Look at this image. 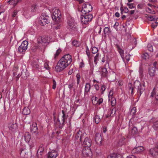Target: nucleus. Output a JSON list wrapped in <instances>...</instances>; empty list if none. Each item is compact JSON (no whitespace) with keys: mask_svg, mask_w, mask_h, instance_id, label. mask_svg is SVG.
Returning <instances> with one entry per match:
<instances>
[{"mask_svg":"<svg viewBox=\"0 0 158 158\" xmlns=\"http://www.w3.org/2000/svg\"><path fill=\"white\" fill-rule=\"evenodd\" d=\"M129 91H131V94L133 95L134 93V88L137 89V94L139 97L144 92L145 89L144 83L141 84L140 82L138 81H135L134 82L133 86L131 83H129L128 85Z\"/></svg>","mask_w":158,"mask_h":158,"instance_id":"obj_1","label":"nucleus"},{"mask_svg":"<svg viewBox=\"0 0 158 158\" xmlns=\"http://www.w3.org/2000/svg\"><path fill=\"white\" fill-rule=\"evenodd\" d=\"M62 113L63 115L62 116V118L61 122H60L58 119L56 118V116H55V115L56 114V113L54 112L53 113L54 123L56 125V127H59L60 129H61L63 128L64 124L65 119L66 118L65 114V111L63 110L62 111Z\"/></svg>","mask_w":158,"mask_h":158,"instance_id":"obj_2","label":"nucleus"},{"mask_svg":"<svg viewBox=\"0 0 158 158\" xmlns=\"http://www.w3.org/2000/svg\"><path fill=\"white\" fill-rule=\"evenodd\" d=\"M50 12L52 13L51 17L52 19L55 21L54 24H56L60 22V20L61 17L60 11L58 9L54 8Z\"/></svg>","mask_w":158,"mask_h":158,"instance_id":"obj_3","label":"nucleus"},{"mask_svg":"<svg viewBox=\"0 0 158 158\" xmlns=\"http://www.w3.org/2000/svg\"><path fill=\"white\" fill-rule=\"evenodd\" d=\"M93 18V15L91 14L86 13L83 14L81 16V20L82 24H88L91 21Z\"/></svg>","mask_w":158,"mask_h":158,"instance_id":"obj_4","label":"nucleus"},{"mask_svg":"<svg viewBox=\"0 0 158 158\" xmlns=\"http://www.w3.org/2000/svg\"><path fill=\"white\" fill-rule=\"evenodd\" d=\"M69 65L60 59L55 67V69L57 72H61L64 70Z\"/></svg>","mask_w":158,"mask_h":158,"instance_id":"obj_5","label":"nucleus"},{"mask_svg":"<svg viewBox=\"0 0 158 158\" xmlns=\"http://www.w3.org/2000/svg\"><path fill=\"white\" fill-rule=\"evenodd\" d=\"M49 17L45 13L42 14L40 18L39 23L41 25L44 26L49 23Z\"/></svg>","mask_w":158,"mask_h":158,"instance_id":"obj_6","label":"nucleus"},{"mask_svg":"<svg viewBox=\"0 0 158 158\" xmlns=\"http://www.w3.org/2000/svg\"><path fill=\"white\" fill-rule=\"evenodd\" d=\"M115 46L117 48L118 51L123 61H125V60H126L127 62H128L130 59L129 54H127V53H126L125 56V57L124 55V51L120 48L119 46L117 44H116L115 45Z\"/></svg>","mask_w":158,"mask_h":158,"instance_id":"obj_7","label":"nucleus"},{"mask_svg":"<svg viewBox=\"0 0 158 158\" xmlns=\"http://www.w3.org/2000/svg\"><path fill=\"white\" fill-rule=\"evenodd\" d=\"M93 9V7L89 3L84 4L82 5V9L81 12L82 14L89 13Z\"/></svg>","mask_w":158,"mask_h":158,"instance_id":"obj_8","label":"nucleus"},{"mask_svg":"<svg viewBox=\"0 0 158 158\" xmlns=\"http://www.w3.org/2000/svg\"><path fill=\"white\" fill-rule=\"evenodd\" d=\"M28 44V42L27 41H23L18 48V52L20 53L25 52L27 48Z\"/></svg>","mask_w":158,"mask_h":158,"instance_id":"obj_9","label":"nucleus"},{"mask_svg":"<svg viewBox=\"0 0 158 158\" xmlns=\"http://www.w3.org/2000/svg\"><path fill=\"white\" fill-rule=\"evenodd\" d=\"M84 134L80 131H77L75 136L76 141L78 142H81L82 139L84 138Z\"/></svg>","mask_w":158,"mask_h":158,"instance_id":"obj_10","label":"nucleus"},{"mask_svg":"<svg viewBox=\"0 0 158 158\" xmlns=\"http://www.w3.org/2000/svg\"><path fill=\"white\" fill-rule=\"evenodd\" d=\"M92 144L91 140L88 137L85 138L83 143L82 146L85 148H90Z\"/></svg>","mask_w":158,"mask_h":158,"instance_id":"obj_11","label":"nucleus"},{"mask_svg":"<svg viewBox=\"0 0 158 158\" xmlns=\"http://www.w3.org/2000/svg\"><path fill=\"white\" fill-rule=\"evenodd\" d=\"M144 150L143 146H139L134 148L131 150V152L133 154H139L142 152Z\"/></svg>","mask_w":158,"mask_h":158,"instance_id":"obj_12","label":"nucleus"},{"mask_svg":"<svg viewBox=\"0 0 158 158\" xmlns=\"http://www.w3.org/2000/svg\"><path fill=\"white\" fill-rule=\"evenodd\" d=\"M61 59L69 64L71 63L72 60L71 56L69 54L64 55Z\"/></svg>","mask_w":158,"mask_h":158,"instance_id":"obj_13","label":"nucleus"},{"mask_svg":"<svg viewBox=\"0 0 158 158\" xmlns=\"http://www.w3.org/2000/svg\"><path fill=\"white\" fill-rule=\"evenodd\" d=\"M149 152L154 158H158V149L156 148H151L149 150Z\"/></svg>","mask_w":158,"mask_h":158,"instance_id":"obj_14","label":"nucleus"},{"mask_svg":"<svg viewBox=\"0 0 158 158\" xmlns=\"http://www.w3.org/2000/svg\"><path fill=\"white\" fill-rule=\"evenodd\" d=\"M113 94V91L112 90H110L109 92L108 97L109 100H110V98H111V104L112 106H115L116 103V100L115 98L114 97H112Z\"/></svg>","mask_w":158,"mask_h":158,"instance_id":"obj_15","label":"nucleus"},{"mask_svg":"<svg viewBox=\"0 0 158 158\" xmlns=\"http://www.w3.org/2000/svg\"><path fill=\"white\" fill-rule=\"evenodd\" d=\"M48 37L46 36L40 37L38 39V43L39 45L42 43L48 44Z\"/></svg>","mask_w":158,"mask_h":158,"instance_id":"obj_16","label":"nucleus"},{"mask_svg":"<svg viewBox=\"0 0 158 158\" xmlns=\"http://www.w3.org/2000/svg\"><path fill=\"white\" fill-rule=\"evenodd\" d=\"M31 130L32 132L35 133L36 136L38 135V129L37 123H33L32 126L30 127Z\"/></svg>","mask_w":158,"mask_h":158,"instance_id":"obj_17","label":"nucleus"},{"mask_svg":"<svg viewBox=\"0 0 158 158\" xmlns=\"http://www.w3.org/2000/svg\"><path fill=\"white\" fill-rule=\"evenodd\" d=\"M95 141L97 144L100 145L102 144V138L101 134L99 133H97L95 134Z\"/></svg>","mask_w":158,"mask_h":158,"instance_id":"obj_18","label":"nucleus"},{"mask_svg":"<svg viewBox=\"0 0 158 158\" xmlns=\"http://www.w3.org/2000/svg\"><path fill=\"white\" fill-rule=\"evenodd\" d=\"M100 71L102 77H107L108 74V72L106 68L101 67Z\"/></svg>","mask_w":158,"mask_h":158,"instance_id":"obj_19","label":"nucleus"},{"mask_svg":"<svg viewBox=\"0 0 158 158\" xmlns=\"http://www.w3.org/2000/svg\"><path fill=\"white\" fill-rule=\"evenodd\" d=\"M9 129L12 131H14L17 128V125L16 123H10L9 125Z\"/></svg>","mask_w":158,"mask_h":158,"instance_id":"obj_20","label":"nucleus"},{"mask_svg":"<svg viewBox=\"0 0 158 158\" xmlns=\"http://www.w3.org/2000/svg\"><path fill=\"white\" fill-rule=\"evenodd\" d=\"M87 150H86V148L85 149H83L82 150V153L84 155L86 156H89L91 154V152L90 150V148H87Z\"/></svg>","mask_w":158,"mask_h":158,"instance_id":"obj_21","label":"nucleus"},{"mask_svg":"<svg viewBox=\"0 0 158 158\" xmlns=\"http://www.w3.org/2000/svg\"><path fill=\"white\" fill-rule=\"evenodd\" d=\"M148 73L150 76L153 77L154 76L156 73V70L155 68L153 67H150L148 69Z\"/></svg>","mask_w":158,"mask_h":158,"instance_id":"obj_22","label":"nucleus"},{"mask_svg":"<svg viewBox=\"0 0 158 158\" xmlns=\"http://www.w3.org/2000/svg\"><path fill=\"white\" fill-rule=\"evenodd\" d=\"M24 138L26 142H28L31 139L30 134L28 132H26L24 135Z\"/></svg>","mask_w":158,"mask_h":158,"instance_id":"obj_23","label":"nucleus"},{"mask_svg":"<svg viewBox=\"0 0 158 158\" xmlns=\"http://www.w3.org/2000/svg\"><path fill=\"white\" fill-rule=\"evenodd\" d=\"M91 86L89 83H86L85 88V94H87L90 90Z\"/></svg>","mask_w":158,"mask_h":158,"instance_id":"obj_24","label":"nucleus"},{"mask_svg":"<svg viewBox=\"0 0 158 158\" xmlns=\"http://www.w3.org/2000/svg\"><path fill=\"white\" fill-rule=\"evenodd\" d=\"M21 77L24 79H26L29 76V74L27 71L23 70L21 73Z\"/></svg>","mask_w":158,"mask_h":158,"instance_id":"obj_25","label":"nucleus"},{"mask_svg":"<svg viewBox=\"0 0 158 158\" xmlns=\"http://www.w3.org/2000/svg\"><path fill=\"white\" fill-rule=\"evenodd\" d=\"M58 155V154L55 150H52L50 152V158H56Z\"/></svg>","mask_w":158,"mask_h":158,"instance_id":"obj_26","label":"nucleus"},{"mask_svg":"<svg viewBox=\"0 0 158 158\" xmlns=\"http://www.w3.org/2000/svg\"><path fill=\"white\" fill-rule=\"evenodd\" d=\"M121 11V14L123 15V12L125 13H127L129 12L128 9L127 7H124V9L123 8V6L121 4L120 8Z\"/></svg>","mask_w":158,"mask_h":158,"instance_id":"obj_27","label":"nucleus"},{"mask_svg":"<svg viewBox=\"0 0 158 158\" xmlns=\"http://www.w3.org/2000/svg\"><path fill=\"white\" fill-rule=\"evenodd\" d=\"M107 158H121V156L119 154H112L108 155Z\"/></svg>","mask_w":158,"mask_h":158,"instance_id":"obj_28","label":"nucleus"},{"mask_svg":"<svg viewBox=\"0 0 158 158\" xmlns=\"http://www.w3.org/2000/svg\"><path fill=\"white\" fill-rule=\"evenodd\" d=\"M30 113V110L28 107H25L23 109V113L24 115H28Z\"/></svg>","mask_w":158,"mask_h":158,"instance_id":"obj_29","label":"nucleus"},{"mask_svg":"<svg viewBox=\"0 0 158 158\" xmlns=\"http://www.w3.org/2000/svg\"><path fill=\"white\" fill-rule=\"evenodd\" d=\"M138 133V129L136 127L134 126L131 129V135L134 136L137 135Z\"/></svg>","mask_w":158,"mask_h":158,"instance_id":"obj_30","label":"nucleus"},{"mask_svg":"<svg viewBox=\"0 0 158 158\" xmlns=\"http://www.w3.org/2000/svg\"><path fill=\"white\" fill-rule=\"evenodd\" d=\"M44 146L43 144H41L39 147V148L37 152V155H38L39 153H40V155H42V153L44 151Z\"/></svg>","mask_w":158,"mask_h":158,"instance_id":"obj_31","label":"nucleus"},{"mask_svg":"<svg viewBox=\"0 0 158 158\" xmlns=\"http://www.w3.org/2000/svg\"><path fill=\"white\" fill-rule=\"evenodd\" d=\"M21 1V0H10L8 2L10 3V4H13L14 6H15L19 2Z\"/></svg>","mask_w":158,"mask_h":158,"instance_id":"obj_32","label":"nucleus"},{"mask_svg":"<svg viewBox=\"0 0 158 158\" xmlns=\"http://www.w3.org/2000/svg\"><path fill=\"white\" fill-rule=\"evenodd\" d=\"M154 95H155V98L158 101V90L156 91V92L153 91L151 93V97H153Z\"/></svg>","mask_w":158,"mask_h":158,"instance_id":"obj_33","label":"nucleus"},{"mask_svg":"<svg viewBox=\"0 0 158 158\" xmlns=\"http://www.w3.org/2000/svg\"><path fill=\"white\" fill-rule=\"evenodd\" d=\"M103 32L104 35H106V34H109L111 33V31H110L109 28L106 27L104 28L103 31Z\"/></svg>","mask_w":158,"mask_h":158,"instance_id":"obj_34","label":"nucleus"},{"mask_svg":"<svg viewBox=\"0 0 158 158\" xmlns=\"http://www.w3.org/2000/svg\"><path fill=\"white\" fill-rule=\"evenodd\" d=\"M95 123L96 124H98L101 120L99 116L98 115H96L94 118Z\"/></svg>","mask_w":158,"mask_h":158,"instance_id":"obj_35","label":"nucleus"},{"mask_svg":"<svg viewBox=\"0 0 158 158\" xmlns=\"http://www.w3.org/2000/svg\"><path fill=\"white\" fill-rule=\"evenodd\" d=\"M136 112V107H134L131 109L130 114L133 116V117L135 115Z\"/></svg>","mask_w":158,"mask_h":158,"instance_id":"obj_36","label":"nucleus"},{"mask_svg":"<svg viewBox=\"0 0 158 158\" xmlns=\"http://www.w3.org/2000/svg\"><path fill=\"white\" fill-rule=\"evenodd\" d=\"M156 16L155 15L148 16V19L151 21H155L156 19Z\"/></svg>","mask_w":158,"mask_h":158,"instance_id":"obj_37","label":"nucleus"},{"mask_svg":"<svg viewBox=\"0 0 158 158\" xmlns=\"http://www.w3.org/2000/svg\"><path fill=\"white\" fill-rule=\"evenodd\" d=\"M72 45L76 47H79L81 45V43L77 40H74L72 42Z\"/></svg>","mask_w":158,"mask_h":158,"instance_id":"obj_38","label":"nucleus"},{"mask_svg":"<svg viewBox=\"0 0 158 158\" xmlns=\"http://www.w3.org/2000/svg\"><path fill=\"white\" fill-rule=\"evenodd\" d=\"M68 24L69 26L73 27L75 25L73 19H70L68 21Z\"/></svg>","mask_w":158,"mask_h":158,"instance_id":"obj_39","label":"nucleus"},{"mask_svg":"<svg viewBox=\"0 0 158 158\" xmlns=\"http://www.w3.org/2000/svg\"><path fill=\"white\" fill-rule=\"evenodd\" d=\"M99 54L97 53L94 57V63L96 65L98 63V60Z\"/></svg>","mask_w":158,"mask_h":158,"instance_id":"obj_40","label":"nucleus"},{"mask_svg":"<svg viewBox=\"0 0 158 158\" xmlns=\"http://www.w3.org/2000/svg\"><path fill=\"white\" fill-rule=\"evenodd\" d=\"M61 51L60 48H59L56 51V53L55 54L54 58L55 59L56 57L59 55Z\"/></svg>","mask_w":158,"mask_h":158,"instance_id":"obj_41","label":"nucleus"},{"mask_svg":"<svg viewBox=\"0 0 158 158\" xmlns=\"http://www.w3.org/2000/svg\"><path fill=\"white\" fill-rule=\"evenodd\" d=\"M142 57L143 59L146 60L148 58L149 55L148 53H145L142 55Z\"/></svg>","mask_w":158,"mask_h":158,"instance_id":"obj_42","label":"nucleus"},{"mask_svg":"<svg viewBox=\"0 0 158 158\" xmlns=\"http://www.w3.org/2000/svg\"><path fill=\"white\" fill-rule=\"evenodd\" d=\"M98 49L97 48L94 47L92 48V52L93 54H95L98 52Z\"/></svg>","mask_w":158,"mask_h":158,"instance_id":"obj_43","label":"nucleus"},{"mask_svg":"<svg viewBox=\"0 0 158 158\" xmlns=\"http://www.w3.org/2000/svg\"><path fill=\"white\" fill-rule=\"evenodd\" d=\"M77 84L78 85L80 83V80L81 78L80 74L79 73H77L76 75Z\"/></svg>","mask_w":158,"mask_h":158,"instance_id":"obj_44","label":"nucleus"},{"mask_svg":"<svg viewBox=\"0 0 158 158\" xmlns=\"http://www.w3.org/2000/svg\"><path fill=\"white\" fill-rule=\"evenodd\" d=\"M152 127L155 130H157L158 129V121L154 123Z\"/></svg>","mask_w":158,"mask_h":158,"instance_id":"obj_45","label":"nucleus"},{"mask_svg":"<svg viewBox=\"0 0 158 158\" xmlns=\"http://www.w3.org/2000/svg\"><path fill=\"white\" fill-rule=\"evenodd\" d=\"M37 7L38 6L36 4L33 5L31 6V10L32 11H34L35 10L37 9Z\"/></svg>","mask_w":158,"mask_h":158,"instance_id":"obj_46","label":"nucleus"},{"mask_svg":"<svg viewBox=\"0 0 158 158\" xmlns=\"http://www.w3.org/2000/svg\"><path fill=\"white\" fill-rule=\"evenodd\" d=\"M103 102V99L102 98H101L98 100V101L96 102V105H100L101 103H102Z\"/></svg>","mask_w":158,"mask_h":158,"instance_id":"obj_47","label":"nucleus"},{"mask_svg":"<svg viewBox=\"0 0 158 158\" xmlns=\"http://www.w3.org/2000/svg\"><path fill=\"white\" fill-rule=\"evenodd\" d=\"M127 5L128 6L129 8L131 9H132L135 7V6H134V4L133 3H127Z\"/></svg>","mask_w":158,"mask_h":158,"instance_id":"obj_48","label":"nucleus"},{"mask_svg":"<svg viewBox=\"0 0 158 158\" xmlns=\"http://www.w3.org/2000/svg\"><path fill=\"white\" fill-rule=\"evenodd\" d=\"M52 82H53V85H52V88L53 89H55L56 87V82L54 79L52 80Z\"/></svg>","mask_w":158,"mask_h":158,"instance_id":"obj_49","label":"nucleus"},{"mask_svg":"<svg viewBox=\"0 0 158 158\" xmlns=\"http://www.w3.org/2000/svg\"><path fill=\"white\" fill-rule=\"evenodd\" d=\"M40 46L39 45L36 44L34 46L32 47V50L33 51H35L36 50L38 49Z\"/></svg>","mask_w":158,"mask_h":158,"instance_id":"obj_50","label":"nucleus"},{"mask_svg":"<svg viewBox=\"0 0 158 158\" xmlns=\"http://www.w3.org/2000/svg\"><path fill=\"white\" fill-rule=\"evenodd\" d=\"M106 89V88L105 86L104 85H102L100 90L102 94H103L104 91Z\"/></svg>","mask_w":158,"mask_h":158,"instance_id":"obj_51","label":"nucleus"},{"mask_svg":"<svg viewBox=\"0 0 158 158\" xmlns=\"http://www.w3.org/2000/svg\"><path fill=\"white\" fill-rule=\"evenodd\" d=\"M153 65L154 68H155V69H156L158 70V62L157 61H155L153 63Z\"/></svg>","mask_w":158,"mask_h":158,"instance_id":"obj_52","label":"nucleus"},{"mask_svg":"<svg viewBox=\"0 0 158 158\" xmlns=\"http://www.w3.org/2000/svg\"><path fill=\"white\" fill-rule=\"evenodd\" d=\"M86 52L87 56L89 58L90 57V52L89 48L87 46L86 48Z\"/></svg>","mask_w":158,"mask_h":158,"instance_id":"obj_53","label":"nucleus"},{"mask_svg":"<svg viewBox=\"0 0 158 158\" xmlns=\"http://www.w3.org/2000/svg\"><path fill=\"white\" fill-rule=\"evenodd\" d=\"M139 72L140 75H143V68L142 66H140L139 67Z\"/></svg>","mask_w":158,"mask_h":158,"instance_id":"obj_54","label":"nucleus"},{"mask_svg":"<svg viewBox=\"0 0 158 158\" xmlns=\"http://www.w3.org/2000/svg\"><path fill=\"white\" fill-rule=\"evenodd\" d=\"M98 98L96 97H95L94 98V100H92V102L93 104L94 105H96V102L98 101Z\"/></svg>","mask_w":158,"mask_h":158,"instance_id":"obj_55","label":"nucleus"},{"mask_svg":"<svg viewBox=\"0 0 158 158\" xmlns=\"http://www.w3.org/2000/svg\"><path fill=\"white\" fill-rule=\"evenodd\" d=\"M94 86V88L97 91H98L99 90V87L98 84H95V85H94L92 86Z\"/></svg>","mask_w":158,"mask_h":158,"instance_id":"obj_56","label":"nucleus"},{"mask_svg":"<svg viewBox=\"0 0 158 158\" xmlns=\"http://www.w3.org/2000/svg\"><path fill=\"white\" fill-rule=\"evenodd\" d=\"M44 67L47 69L49 70V67L48 63L47 62H45L44 64Z\"/></svg>","mask_w":158,"mask_h":158,"instance_id":"obj_57","label":"nucleus"},{"mask_svg":"<svg viewBox=\"0 0 158 158\" xmlns=\"http://www.w3.org/2000/svg\"><path fill=\"white\" fill-rule=\"evenodd\" d=\"M148 49L150 52H153V50L152 47V46H151V45H149L148 46Z\"/></svg>","mask_w":158,"mask_h":158,"instance_id":"obj_58","label":"nucleus"},{"mask_svg":"<svg viewBox=\"0 0 158 158\" xmlns=\"http://www.w3.org/2000/svg\"><path fill=\"white\" fill-rule=\"evenodd\" d=\"M17 12H18V11L17 10H15L14 11V13L12 15V17H15L16 15L17 14Z\"/></svg>","mask_w":158,"mask_h":158,"instance_id":"obj_59","label":"nucleus"},{"mask_svg":"<svg viewBox=\"0 0 158 158\" xmlns=\"http://www.w3.org/2000/svg\"><path fill=\"white\" fill-rule=\"evenodd\" d=\"M60 25H56L55 26L53 27L54 29H58L60 28Z\"/></svg>","mask_w":158,"mask_h":158,"instance_id":"obj_60","label":"nucleus"},{"mask_svg":"<svg viewBox=\"0 0 158 158\" xmlns=\"http://www.w3.org/2000/svg\"><path fill=\"white\" fill-rule=\"evenodd\" d=\"M73 83L70 84L68 85V87L69 89L70 90H71L73 86Z\"/></svg>","mask_w":158,"mask_h":158,"instance_id":"obj_61","label":"nucleus"},{"mask_svg":"<svg viewBox=\"0 0 158 158\" xmlns=\"http://www.w3.org/2000/svg\"><path fill=\"white\" fill-rule=\"evenodd\" d=\"M157 26V24L155 23H152V27L154 28H156Z\"/></svg>","mask_w":158,"mask_h":158,"instance_id":"obj_62","label":"nucleus"},{"mask_svg":"<svg viewBox=\"0 0 158 158\" xmlns=\"http://www.w3.org/2000/svg\"><path fill=\"white\" fill-rule=\"evenodd\" d=\"M146 10L148 13H152V10L149 8H147L146 9Z\"/></svg>","mask_w":158,"mask_h":158,"instance_id":"obj_63","label":"nucleus"},{"mask_svg":"<svg viewBox=\"0 0 158 158\" xmlns=\"http://www.w3.org/2000/svg\"><path fill=\"white\" fill-rule=\"evenodd\" d=\"M126 158H136L135 156L132 155H129Z\"/></svg>","mask_w":158,"mask_h":158,"instance_id":"obj_64","label":"nucleus"}]
</instances>
